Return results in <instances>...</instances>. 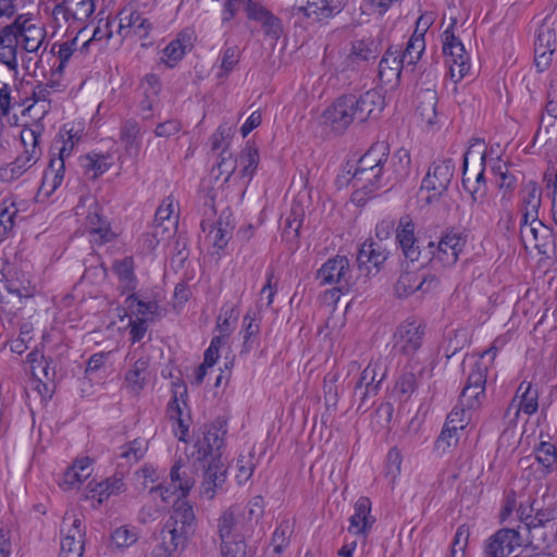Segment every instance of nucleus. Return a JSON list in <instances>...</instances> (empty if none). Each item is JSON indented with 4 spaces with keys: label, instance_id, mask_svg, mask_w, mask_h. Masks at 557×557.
<instances>
[{
    "label": "nucleus",
    "instance_id": "1",
    "mask_svg": "<svg viewBox=\"0 0 557 557\" xmlns=\"http://www.w3.org/2000/svg\"><path fill=\"white\" fill-rule=\"evenodd\" d=\"M388 144L374 143L358 160L350 184L355 189L352 200L363 205L379 189L388 186L384 165L387 160Z\"/></svg>",
    "mask_w": 557,
    "mask_h": 557
},
{
    "label": "nucleus",
    "instance_id": "2",
    "mask_svg": "<svg viewBox=\"0 0 557 557\" xmlns=\"http://www.w3.org/2000/svg\"><path fill=\"white\" fill-rule=\"evenodd\" d=\"M197 528L193 505L187 499H176L161 530V542L151 552V557H172L183 552Z\"/></svg>",
    "mask_w": 557,
    "mask_h": 557
},
{
    "label": "nucleus",
    "instance_id": "3",
    "mask_svg": "<svg viewBox=\"0 0 557 557\" xmlns=\"http://www.w3.org/2000/svg\"><path fill=\"white\" fill-rule=\"evenodd\" d=\"M474 144H472L467 152L463 156L462 162V186L466 190H468L471 195V210L472 213L480 214L485 213L488 214L490 211L494 210L495 202L490 199L487 196V185L485 180V164H486V152L485 150L480 152V165L481 169L479 173L475 175L474 182H471L470 178L466 177V172L468 169V157L473 153V147L475 145L484 146V141L478 138L473 139Z\"/></svg>",
    "mask_w": 557,
    "mask_h": 557
},
{
    "label": "nucleus",
    "instance_id": "4",
    "mask_svg": "<svg viewBox=\"0 0 557 557\" xmlns=\"http://www.w3.org/2000/svg\"><path fill=\"white\" fill-rule=\"evenodd\" d=\"M66 137L62 135L61 139H55L51 151L52 152L48 168L45 170L40 189L46 195H51L62 184L65 172V160L73 153L75 145L79 141L81 137L73 134L71 131L66 132Z\"/></svg>",
    "mask_w": 557,
    "mask_h": 557
},
{
    "label": "nucleus",
    "instance_id": "5",
    "mask_svg": "<svg viewBox=\"0 0 557 557\" xmlns=\"http://www.w3.org/2000/svg\"><path fill=\"white\" fill-rule=\"evenodd\" d=\"M467 243V236L456 228L446 230L438 243L430 242L428 244L430 262L440 264L441 268L453 267L459 258Z\"/></svg>",
    "mask_w": 557,
    "mask_h": 557
},
{
    "label": "nucleus",
    "instance_id": "6",
    "mask_svg": "<svg viewBox=\"0 0 557 557\" xmlns=\"http://www.w3.org/2000/svg\"><path fill=\"white\" fill-rule=\"evenodd\" d=\"M425 334L424 324L416 318H409L400 323L393 336L395 355L411 359L422 347Z\"/></svg>",
    "mask_w": 557,
    "mask_h": 557
},
{
    "label": "nucleus",
    "instance_id": "7",
    "mask_svg": "<svg viewBox=\"0 0 557 557\" xmlns=\"http://www.w3.org/2000/svg\"><path fill=\"white\" fill-rule=\"evenodd\" d=\"M441 285V276L426 270L403 271L395 284V294L407 298L416 292L428 294L435 292Z\"/></svg>",
    "mask_w": 557,
    "mask_h": 557
},
{
    "label": "nucleus",
    "instance_id": "8",
    "mask_svg": "<svg viewBox=\"0 0 557 557\" xmlns=\"http://www.w3.org/2000/svg\"><path fill=\"white\" fill-rule=\"evenodd\" d=\"M61 550L59 557H82L84 553L85 525L83 518L66 511L61 524Z\"/></svg>",
    "mask_w": 557,
    "mask_h": 557
},
{
    "label": "nucleus",
    "instance_id": "9",
    "mask_svg": "<svg viewBox=\"0 0 557 557\" xmlns=\"http://www.w3.org/2000/svg\"><path fill=\"white\" fill-rule=\"evenodd\" d=\"M488 369L490 364L486 361L478 360L474 362L459 396V404L468 410L479 408L485 399Z\"/></svg>",
    "mask_w": 557,
    "mask_h": 557
},
{
    "label": "nucleus",
    "instance_id": "10",
    "mask_svg": "<svg viewBox=\"0 0 557 557\" xmlns=\"http://www.w3.org/2000/svg\"><path fill=\"white\" fill-rule=\"evenodd\" d=\"M324 120L336 131H345L354 122L359 123L358 100L356 95L347 94L338 97L324 111Z\"/></svg>",
    "mask_w": 557,
    "mask_h": 557
},
{
    "label": "nucleus",
    "instance_id": "11",
    "mask_svg": "<svg viewBox=\"0 0 557 557\" xmlns=\"http://www.w3.org/2000/svg\"><path fill=\"white\" fill-rule=\"evenodd\" d=\"M315 280L320 285H339L338 290H348L352 281L349 260L345 256H335L326 260L317 271Z\"/></svg>",
    "mask_w": 557,
    "mask_h": 557
},
{
    "label": "nucleus",
    "instance_id": "12",
    "mask_svg": "<svg viewBox=\"0 0 557 557\" xmlns=\"http://www.w3.org/2000/svg\"><path fill=\"white\" fill-rule=\"evenodd\" d=\"M443 52L450 78L455 83L460 82L470 71V55L460 37H445Z\"/></svg>",
    "mask_w": 557,
    "mask_h": 557
},
{
    "label": "nucleus",
    "instance_id": "13",
    "mask_svg": "<svg viewBox=\"0 0 557 557\" xmlns=\"http://www.w3.org/2000/svg\"><path fill=\"white\" fill-rule=\"evenodd\" d=\"M455 171V163L451 159L435 161L422 180L421 189L431 191L428 197H440L447 190Z\"/></svg>",
    "mask_w": 557,
    "mask_h": 557
},
{
    "label": "nucleus",
    "instance_id": "14",
    "mask_svg": "<svg viewBox=\"0 0 557 557\" xmlns=\"http://www.w3.org/2000/svg\"><path fill=\"white\" fill-rule=\"evenodd\" d=\"M539 389L532 383L521 382L517 388L516 396L508 405L504 414L505 418H509L511 410H513V417L509 420V424L515 425L517 423L520 412L528 416L534 414L539 409Z\"/></svg>",
    "mask_w": 557,
    "mask_h": 557
},
{
    "label": "nucleus",
    "instance_id": "15",
    "mask_svg": "<svg viewBox=\"0 0 557 557\" xmlns=\"http://www.w3.org/2000/svg\"><path fill=\"white\" fill-rule=\"evenodd\" d=\"M522 546V539L516 529L503 528L491 535L484 545L485 557H509Z\"/></svg>",
    "mask_w": 557,
    "mask_h": 557
},
{
    "label": "nucleus",
    "instance_id": "16",
    "mask_svg": "<svg viewBox=\"0 0 557 557\" xmlns=\"http://www.w3.org/2000/svg\"><path fill=\"white\" fill-rule=\"evenodd\" d=\"M126 359L133 362L125 373V385L131 393L138 395L149 381L150 357L143 354L138 356L137 350H135L134 352L129 351L126 355Z\"/></svg>",
    "mask_w": 557,
    "mask_h": 557
},
{
    "label": "nucleus",
    "instance_id": "17",
    "mask_svg": "<svg viewBox=\"0 0 557 557\" xmlns=\"http://www.w3.org/2000/svg\"><path fill=\"white\" fill-rule=\"evenodd\" d=\"M85 227L90 236V240L99 245L112 242L116 237L110 222L102 214V209L97 202L89 206L85 219Z\"/></svg>",
    "mask_w": 557,
    "mask_h": 557
},
{
    "label": "nucleus",
    "instance_id": "18",
    "mask_svg": "<svg viewBox=\"0 0 557 557\" xmlns=\"http://www.w3.org/2000/svg\"><path fill=\"white\" fill-rule=\"evenodd\" d=\"M389 251L382 242L373 239L366 240L359 248L357 262L360 271H364V275L371 274V268L375 269V273L388 259Z\"/></svg>",
    "mask_w": 557,
    "mask_h": 557
},
{
    "label": "nucleus",
    "instance_id": "19",
    "mask_svg": "<svg viewBox=\"0 0 557 557\" xmlns=\"http://www.w3.org/2000/svg\"><path fill=\"white\" fill-rule=\"evenodd\" d=\"M203 481L201 483V494L208 498H214L218 490L222 488L226 479V469L222 460L218 457L202 461Z\"/></svg>",
    "mask_w": 557,
    "mask_h": 557
},
{
    "label": "nucleus",
    "instance_id": "20",
    "mask_svg": "<svg viewBox=\"0 0 557 557\" xmlns=\"http://www.w3.org/2000/svg\"><path fill=\"white\" fill-rule=\"evenodd\" d=\"M385 369L377 362H370L361 372L355 386V396L360 394L363 403L367 397L375 396L379 387L385 377Z\"/></svg>",
    "mask_w": 557,
    "mask_h": 557
},
{
    "label": "nucleus",
    "instance_id": "21",
    "mask_svg": "<svg viewBox=\"0 0 557 557\" xmlns=\"http://www.w3.org/2000/svg\"><path fill=\"white\" fill-rule=\"evenodd\" d=\"M225 432L214 424L207 428L203 438L199 440L195 445L199 461H207L208 459H213V457L221 459V448L224 445L223 435Z\"/></svg>",
    "mask_w": 557,
    "mask_h": 557
},
{
    "label": "nucleus",
    "instance_id": "22",
    "mask_svg": "<svg viewBox=\"0 0 557 557\" xmlns=\"http://www.w3.org/2000/svg\"><path fill=\"white\" fill-rule=\"evenodd\" d=\"M410 164L411 158L408 150L400 148L392 157L388 153L384 165L388 185L394 186L405 181L410 174Z\"/></svg>",
    "mask_w": 557,
    "mask_h": 557
},
{
    "label": "nucleus",
    "instance_id": "23",
    "mask_svg": "<svg viewBox=\"0 0 557 557\" xmlns=\"http://www.w3.org/2000/svg\"><path fill=\"white\" fill-rule=\"evenodd\" d=\"M375 519L371 516V500L359 497L354 506V515L349 518L348 532L355 535L367 536Z\"/></svg>",
    "mask_w": 557,
    "mask_h": 557
},
{
    "label": "nucleus",
    "instance_id": "24",
    "mask_svg": "<svg viewBox=\"0 0 557 557\" xmlns=\"http://www.w3.org/2000/svg\"><path fill=\"white\" fill-rule=\"evenodd\" d=\"M247 20L259 26L264 35H278L283 32L282 21L260 2H252Z\"/></svg>",
    "mask_w": 557,
    "mask_h": 557
},
{
    "label": "nucleus",
    "instance_id": "25",
    "mask_svg": "<svg viewBox=\"0 0 557 557\" xmlns=\"http://www.w3.org/2000/svg\"><path fill=\"white\" fill-rule=\"evenodd\" d=\"M170 480L173 492H181L182 497L178 499H186L196 483L193 467L182 459L175 460L171 467Z\"/></svg>",
    "mask_w": 557,
    "mask_h": 557
},
{
    "label": "nucleus",
    "instance_id": "26",
    "mask_svg": "<svg viewBox=\"0 0 557 557\" xmlns=\"http://www.w3.org/2000/svg\"><path fill=\"white\" fill-rule=\"evenodd\" d=\"M44 132L45 125L40 121L25 125L20 133V140L23 147L21 152L40 160L42 157L40 141Z\"/></svg>",
    "mask_w": 557,
    "mask_h": 557
},
{
    "label": "nucleus",
    "instance_id": "27",
    "mask_svg": "<svg viewBox=\"0 0 557 557\" xmlns=\"http://www.w3.org/2000/svg\"><path fill=\"white\" fill-rule=\"evenodd\" d=\"M404 64L399 60V51L387 49L379 64V79L382 84L397 86Z\"/></svg>",
    "mask_w": 557,
    "mask_h": 557
},
{
    "label": "nucleus",
    "instance_id": "28",
    "mask_svg": "<svg viewBox=\"0 0 557 557\" xmlns=\"http://www.w3.org/2000/svg\"><path fill=\"white\" fill-rule=\"evenodd\" d=\"M298 2L305 15L317 21L339 13L344 5V0H298Z\"/></svg>",
    "mask_w": 557,
    "mask_h": 557
},
{
    "label": "nucleus",
    "instance_id": "29",
    "mask_svg": "<svg viewBox=\"0 0 557 557\" xmlns=\"http://www.w3.org/2000/svg\"><path fill=\"white\" fill-rule=\"evenodd\" d=\"M87 498L97 499L99 504L103 503L112 495H119L125 491V483L122 478L111 476L101 482L90 481L87 484Z\"/></svg>",
    "mask_w": 557,
    "mask_h": 557
},
{
    "label": "nucleus",
    "instance_id": "30",
    "mask_svg": "<svg viewBox=\"0 0 557 557\" xmlns=\"http://www.w3.org/2000/svg\"><path fill=\"white\" fill-rule=\"evenodd\" d=\"M39 160L20 152L15 159L0 166V182L12 183L30 171Z\"/></svg>",
    "mask_w": 557,
    "mask_h": 557
},
{
    "label": "nucleus",
    "instance_id": "31",
    "mask_svg": "<svg viewBox=\"0 0 557 557\" xmlns=\"http://www.w3.org/2000/svg\"><path fill=\"white\" fill-rule=\"evenodd\" d=\"M359 123H363L382 112L385 106L384 97L377 89H370L357 96Z\"/></svg>",
    "mask_w": 557,
    "mask_h": 557
},
{
    "label": "nucleus",
    "instance_id": "32",
    "mask_svg": "<svg viewBox=\"0 0 557 557\" xmlns=\"http://www.w3.org/2000/svg\"><path fill=\"white\" fill-rule=\"evenodd\" d=\"M382 50L381 41L375 37H363L352 44L351 52L347 62L358 63L359 61L375 60Z\"/></svg>",
    "mask_w": 557,
    "mask_h": 557
},
{
    "label": "nucleus",
    "instance_id": "33",
    "mask_svg": "<svg viewBox=\"0 0 557 557\" xmlns=\"http://www.w3.org/2000/svg\"><path fill=\"white\" fill-rule=\"evenodd\" d=\"M134 268L133 257H125L121 260H115L112 264V271L115 273L121 284L122 294L135 292L137 287V278Z\"/></svg>",
    "mask_w": 557,
    "mask_h": 557
},
{
    "label": "nucleus",
    "instance_id": "34",
    "mask_svg": "<svg viewBox=\"0 0 557 557\" xmlns=\"http://www.w3.org/2000/svg\"><path fill=\"white\" fill-rule=\"evenodd\" d=\"M120 140L128 154H138L141 145V128L136 120L129 119L123 122Z\"/></svg>",
    "mask_w": 557,
    "mask_h": 557
},
{
    "label": "nucleus",
    "instance_id": "35",
    "mask_svg": "<svg viewBox=\"0 0 557 557\" xmlns=\"http://www.w3.org/2000/svg\"><path fill=\"white\" fill-rule=\"evenodd\" d=\"M555 37H536L534 42V62L539 72L546 71L553 61L556 51Z\"/></svg>",
    "mask_w": 557,
    "mask_h": 557
},
{
    "label": "nucleus",
    "instance_id": "36",
    "mask_svg": "<svg viewBox=\"0 0 557 557\" xmlns=\"http://www.w3.org/2000/svg\"><path fill=\"white\" fill-rule=\"evenodd\" d=\"M416 111L423 122L433 125L436 119L437 94L434 89L421 90L418 96Z\"/></svg>",
    "mask_w": 557,
    "mask_h": 557
},
{
    "label": "nucleus",
    "instance_id": "37",
    "mask_svg": "<svg viewBox=\"0 0 557 557\" xmlns=\"http://www.w3.org/2000/svg\"><path fill=\"white\" fill-rule=\"evenodd\" d=\"M90 466L91 459L89 457L76 459L74 465L64 473L62 482L64 488H74L83 483L90 474Z\"/></svg>",
    "mask_w": 557,
    "mask_h": 557
},
{
    "label": "nucleus",
    "instance_id": "38",
    "mask_svg": "<svg viewBox=\"0 0 557 557\" xmlns=\"http://www.w3.org/2000/svg\"><path fill=\"white\" fill-rule=\"evenodd\" d=\"M259 151L255 144L247 141L244 149L236 158V165L240 166V175L250 181L259 164Z\"/></svg>",
    "mask_w": 557,
    "mask_h": 557
},
{
    "label": "nucleus",
    "instance_id": "39",
    "mask_svg": "<svg viewBox=\"0 0 557 557\" xmlns=\"http://www.w3.org/2000/svg\"><path fill=\"white\" fill-rule=\"evenodd\" d=\"M175 213V200L172 196L163 199L158 207L154 215V224L157 228H163V232H169L177 225V215Z\"/></svg>",
    "mask_w": 557,
    "mask_h": 557
},
{
    "label": "nucleus",
    "instance_id": "40",
    "mask_svg": "<svg viewBox=\"0 0 557 557\" xmlns=\"http://www.w3.org/2000/svg\"><path fill=\"white\" fill-rule=\"evenodd\" d=\"M207 226H209V237L212 242L214 248L219 250L224 249L227 246L228 240L232 237L233 227L228 222H224L222 218H220L214 224H207L205 221L201 222V228L203 232L207 231Z\"/></svg>",
    "mask_w": 557,
    "mask_h": 557
},
{
    "label": "nucleus",
    "instance_id": "41",
    "mask_svg": "<svg viewBox=\"0 0 557 557\" xmlns=\"http://www.w3.org/2000/svg\"><path fill=\"white\" fill-rule=\"evenodd\" d=\"M261 314L257 310H248L243 319V352H249L252 349L251 338L260 332Z\"/></svg>",
    "mask_w": 557,
    "mask_h": 557
},
{
    "label": "nucleus",
    "instance_id": "42",
    "mask_svg": "<svg viewBox=\"0 0 557 557\" xmlns=\"http://www.w3.org/2000/svg\"><path fill=\"white\" fill-rule=\"evenodd\" d=\"M109 159L108 154L91 152L83 158L82 166L86 174L91 173V177L97 178L110 169Z\"/></svg>",
    "mask_w": 557,
    "mask_h": 557
},
{
    "label": "nucleus",
    "instance_id": "43",
    "mask_svg": "<svg viewBox=\"0 0 557 557\" xmlns=\"http://www.w3.org/2000/svg\"><path fill=\"white\" fill-rule=\"evenodd\" d=\"M18 46V37H0V61L11 71L17 69Z\"/></svg>",
    "mask_w": 557,
    "mask_h": 557
},
{
    "label": "nucleus",
    "instance_id": "44",
    "mask_svg": "<svg viewBox=\"0 0 557 557\" xmlns=\"http://www.w3.org/2000/svg\"><path fill=\"white\" fill-rule=\"evenodd\" d=\"M237 524L236 508L230 507L225 509L216 520V528L220 541L232 540L235 527Z\"/></svg>",
    "mask_w": 557,
    "mask_h": 557
},
{
    "label": "nucleus",
    "instance_id": "45",
    "mask_svg": "<svg viewBox=\"0 0 557 557\" xmlns=\"http://www.w3.org/2000/svg\"><path fill=\"white\" fill-rule=\"evenodd\" d=\"M535 459L547 472L557 468V448L550 442H541L534 449Z\"/></svg>",
    "mask_w": 557,
    "mask_h": 557
},
{
    "label": "nucleus",
    "instance_id": "46",
    "mask_svg": "<svg viewBox=\"0 0 557 557\" xmlns=\"http://www.w3.org/2000/svg\"><path fill=\"white\" fill-rule=\"evenodd\" d=\"M425 37H409L405 50L399 54L403 64H416L425 50Z\"/></svg>",
    "mask_w": 557,
    "mask_h": 557
},
{
    "label": "nucleus",
    "instance_id": "47",
    "mask_svg": "<svg viewBox=\"0 0 557 557\" xmlns=\"http://www.w3.org/2000/svg\"><path fill=\"white\" fill-rule=\"evenodd\" d=\"M125 305L132 313L138 318L153 315L158 312L159 305L157 301H144L137 298L134 292H131L125 299Z\"/></svg>",
    "mask_w": 557,
    "mask_h": 557
},
{
    "label": "nucleus",
    "instance_id": "48",
    "mask_svg": "<svg viewBox=\"0 0 557 557\" xmlns=\"http://www.w3.org/2000/svg\"><path fill=\"white\" fill-rule=\"evenodd\" d=\"M541 203L542 190L535 182L530 181L523 189L522 210L539 213Z\"/></svg>",
    "mask_w": 557,
    "mask_h": 557
},
{
    "label": "nucleus",
    "instance_id": "49",
    "mask_svg": "<svg viewBox=\"0 0 557 557\" xmlns=\"http://www.w3.org/2000/svg\"><path fill=\"white\" fill-rule=\"evenodd\" d=\"M220 549L222 557H249L250 552L240 534L235 535L232 540L221 541Z\"/></svg>",
    "mask_w": 557,
    "mask_h": 557
},
{
    "label": "nucleus",
    "instance_id": "50",
    "mask_svg": "<svg viewBox=\"0 0 557 557\" xmlns=\"http://www.w3.org/2000/svg\"><path fill=\"white\" fill-rule=\"evenodd\" d=\"M15 201L11 198L0 199V226L3 234L10 232L15 225V216L17 214Z\"/></svg>",
    "mask_w": 557,
    "mask_h": 557
},
{
    "label": "nucleus",
    "instance_id": "51",
    "mask_svg": "<svg viewBox=\"0 0 557 557\" xmlns=\"http://www.w3.org/2000/svg\"><path fill=\"white\" fill-rule=\"evenodd\" d=\"M163 58L162 61L166 64L168 67H174L185 55L186 46L183 45L180 37L173 39L164 49H163Z\"/></svg>",
    "mask_w": 557,
    "mask_h": 557
},
{
    "label": "nucleus",
    "instance_id": "52",
    "mask_svg": "<svg viewBox=\"0 0 557 557\" xmlns=\"http://www.w3.org/2000/svg\"><path fill=\"white\" fill-rule=\"evenodd\" d=\"M76 40L77 37H73L72 40L66 41L64 44H54L52 46L51 51L53 53L58 54V58L60 60V63L58 66L53 69V75H62L65 64L69 61V59L72 57L73 52L76 49Z\"/></svg>",
    "mask_w": 557,
    "mask_h": 557
},
{
    "label": "nucleus",
    "instance_id": "53",
    "mask_svg": "<svg viewBox=\"0 0 557 557\" xmlns=\"http://www.w3.org/2000/svg\"><path fill=\"white\" fill-rule=\"evenodd\" d=\"M111 540L117 548H127L137 542L138 533L135 528L122 525L112 532Z\"/></svg>",
    "mask_w": 557,
    "mask_h": 557
},
{
    "label": "nucleus",
    "instance_id": "54",
    "mask_svg": "<svg viewBox=\"0 0 557 557\" xmlns=\"http://www.w3.org/2000/svg\"><path fill=\"white\" fill-rule=\"evenodd\" d=\"M469 420L470 410L458 403V405H456L448 413L444 425L453 430L462 431L467 426Z\"/></svg>",
    "mask_w": 557,
    "mask_h": 557
},
{
    "label": "nucleus",
    "instance_id": "55",
    "mask_svg": "<svg viewBox=\"0 0 557 557\" xmlns=\"http://www.w3.org/2000/svg\"><path fill=\"white\" fill-rule=\"evenodd\" d=\"M66 10L78 21L90 17L95 11L94 0H65Z\"/></svg>",
    "mask_w": 557,
    "mask_h": 557
},
{
    "label": "nucleus",
    "instance_id": "56",
    "mask_svg": "<svg viewBox=\"0 0 557 557\" xmlns=\"http://www.w3.org/2000/svg\"><path fill=\"white\" fill-rule=\"evenodd\" d=\"M458 441L459 431L444 425L441 434L435 441L434 450L440 455H444L449 450L450 447L456 446Z\"/></svg>",
    "mask_w": 557,
    "mask_h": 557
},
{
    "label": "nucleus",
    "instance_id": "57",
    "mask_svg": "<svg viewBox=\"0 0 557 557\" xmlns=\"http://www.w3.org/2000/svg\"><path fill=\"white\" fill-rule=\"evenodd\" d=\"M252 2L253 0H225L221 13L222 23L232 21L239 10H243L247 16Z\"/></svg>",
    "mask_w": 557,
    "mask_h": 557
},
{
    "label": "nucleus",
    "instance_id": "58",
    "mask_svg": "<svg viewBox=\"0 0 557 557\" xmlns=\"http://www.w3.org/2000/svg\"><path fill=\"white\" fill-rule=\"evenodd\" d=\"M148 449V442L144 438H135L129 442L121 453V457L133 462H138L144 458Z\"/></svg>",
    "mask_w": 557,
    "mask_h": 557
},
{
    "label": "nucleus",
    "instance_id": "59",
    "mask_svg": "<svg viewBox=\"0 0 557 557\" xmlns=\"http://www.w3.org/2000/svg\"><path fill=\"white\" fill-rule=\"evenodd\" d=\"M33 21L34 16L32 14H21L11 25L3 28L2 35H24L35 28Z\"/></svg>",
    "mask_w": 557,
    "mask_h": 557
},
{
    "label": "nucleus",
    "instance_id": "60",
    "mask_svg": "<svg viewBox=\"0 0 557 557\" xmlns=\"http://www.w3.org/2000/svg\"><path fill=\"white\" fill-rule=\"evenodd\" d=\"M552 230L543 223V226H539L537 223H533L527 227V242L534 245L536 249L541 251V247L546 246L545 239L550 236Z\"/></svg>",
    "mask_w": 557,
    "mask_h": 557
},
{
    "label": "nucleus",
    "instance_id": "61",
    "mask_svg": "<svg viewBox=\"0 0 557 557\" xmlns=\"http://www.w3.org/2000/svg\"><path fill=\"white\" fill-rule=\"evenodd\" d=\"M237 474L236 479L239 484L246 483L255 471V462H253V454H249L247 456L239 455L237 458Z\"/></svg>",
    "mask_w": 557,
    "mask_h": 557
},
{
    "label": "nucleus",
    "instance_id": "62",
    "mask_svg": "<svg viewBox=\"0 0 557 557\" xmlns=\"http://www.w3.org/2000/svg\"><path fill=\"white\" fill-rule=\"evenodd\" d=\"M32 325L25 323L20 329L18 337L10 341V350L14 354L22 355L27 348V343L32 339Z\"/></svg>",
    "mask_w": 557,
    "mask_h": 557
},
{
    "label": "nucleus",
    "instance_id": "63",
    "mask_svg": "<svg viewBox=\"0 0 557 557\" xmlns=\"http://www.w3.org/2000/svg\"><path fill=\"white\" fill-rule=\"evenodd\" d=\"M416 240V225L409 215H404L399 219L396 227V240Z\"/></svg>",
    "mask_w": 557,
    "mask_h": 557
},
{
    "label": "nucleus",
    "instance_id": "64",
    "mask_svg": "<svg viewBox=\"0 0 557 557\" xmlns=\"http://www.w3.org/2000/svg\"><path fill=\"white\" fill-rule=\"evenodd\" d=\"M237 319L235 306L225 304L218 317L216 330L221 334H230L231 321Z\"/></svg>",
    "mask_w": 557,
    "mask_h": 557
}]
</instances>
